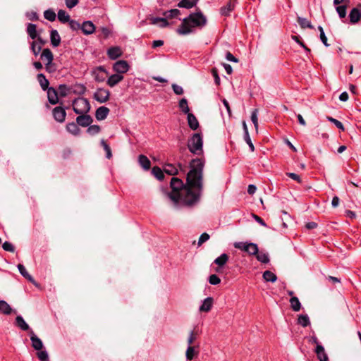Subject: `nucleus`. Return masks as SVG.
Segmentation results:
<instances>
[{
    "label": "nucleus",
    "instance_id": "15",
    "mask_svg": "<svg viewBox=\"0 0 361 361\" xmlns=\"http://www.w3.org/2000/svg\"><path fill=\"white\" fill-rule=\"evenodd\" d=\"M107 55L110 59L115 60L122 55V51L119 47H112L107 50Z\"/></svg>",
    "mask_w": 361,
    "mask_h": 361
},
{
    "label": "nucleus",
    "instance_id": "18",
    "mask_svg": "<svg viewBox=\"0 0 361 361\" xmlns=\"http://www.w3.org/2000/svg\"><path fill=\"white\" fill-rule=\"evenodd\" d=\"M187 120L188 126L192 130H195L199 128V122L193 114H187Z\"/></svg>",
    "mask_w": 361,
    "mask_h": 361
},
{
    "label": "nucleus",
    "instance_id": "41",
    "mask_svg": "<svg viewBox=\"0 0 361 361\" xmlns=\"http://www.w3.org/2000/svg\"><path fill=\"white\" fill-rule=\"evenodd\" d=\"M180 12L178 9L174 8L164 12L163 15L166 18H177L180 15Z\"/></svg>",
    "mask_w": 361,
    "mask_h": 361
},
{
    "label": "nucleus",
    "instance_id": "6",
    "mask_svg": "<svg viewBox=\"0 0 361 361\" xmlns=\"http://www.w3.org/2000/svg\"><path fill=\"white\" fill-rule=\"evenodd\" d=\"M110 92L103 88L98 89L94 94V99L100 103L106 102L109 98Z\"/></svg>",
    "mask_w": 361,
    "mask_h": 361
},
{
    "label": "nucleus",
    "instance_id": "5",
    "mask_svg": "<svg viewBox=\"0 0 361 361\" xmlns=\"http://www.w3.org/2000/svg\"><path fill=\"white\" fill-rule=\"evenodd\" d=\"M235 248L247 252L250 255H254L258 252V246L256 243L249 242H235Z\"/></svg>",
    "mask_w": 361,
    "mask_h": 361
},
{
    "label": "nucleus",
    "instance_id": "9",
    "mask_svg": "<svg viewBox=\"0 0 361 361\" xmlns=\"http://www.w3.org/2000/svg\"><path fill=\"white\" fill-rule=\"evenodd\" d=\"M79 116L76 118V122L78 126L82 127L89 126L93 121L92 117L87 114H78Z\"/></svg>",
    "mask_w": 361,
    "mask_h": 361
},
{
    "label": "nucleus",
    "instance_id": "34",
    "mask_svg": "<svg viewBox=\"0 0 361 361\" xmlns=\"http://www.w3.org/2000/svg\"><path fill=\"white\" fill-rule=\"evenodd\" d=\"M262 277H263L264 280L267 282L274 283L277 280L276 275L269 270H267L263 273Z\"/></svg>",
    "mask_w": 361,
    "mask_h": 361
},
{
    "label": "nucleus",
    "instance_id": "30",
    "mask_svg": "<svg viewBox=\"0 0 361 361\" xmlns=\"http://www.w3.org/2000/svg\"><path fill=\"white\" fill-rule=\"evenodd\" d=\"M164 171L170 176H174L178 174V169L171 164H166L164 166Z\"/></svg>",
    "mask_w": 361,
    "mask_h": 361
},
{
    "label": "nucleus",
    "instance_id": "13",
    "mask_svg": "<svg viewBox=\"0 0 361 361\" xmlns=\"http://www.w3.org/2000/svg\"><path fill=\"white\" fill-rule=\"evenodd\" d=\"M214 303V299L212 297L205 298L202 304L200 306L199 310L201 312H208L211 310Z\"/></svg>",
    "mask_w": 361,
    "mask_h": 361
},
{
    "label": "nucleus",
    "instance_id": "56",
    "mask_svg": "<svg viewBox=\"0 0 361 361\" xmlns=\"http://www.w3.org/2000/svg\"><path fill=\"white\" fill-rule=\"evenodd\" d=\"M257 109H255L251 114V120L255 127L256 129L258 128V121H257Z\"/></svg>",
    "mask_w": 361,
    "mask_h": 361
},
{
    "label": "nucleus",
    "instance_id": "31",
    "mask_svg": "<svg viewBox=\"0 0 361 361\" xmlns=\"http://www.w3.org/2000/svg\"><path fill=\"white\" fill-rule=\"evenodd\" d=\"M27 33L32 39H35L37 37L36 25L28 23L27 25Z\"/></svg>",
    "mask_w": 361,
    "mask_h": 361
},
{
    "label": "nucleus",
    "instance_id": "21",
    "mask_svg": "<svg viewBox=\"0 0 361 361\" xmlns=\"http://www.w3.org/2000/svg\"><path fill=\"white\" fill-rule=\"evenodd\" d=\"M40 58L43 61H46V63L53 62L54 60L53 54L48 48L43 49Z\"/></svg>",
    "mask_w": 361,
    "mask_h": 361
},
{
    "label": "nucleus",
    "instance_id": "43",
    "mask_svg": "<svg viewBox=\"0 0 361 361\" xmlns=\"http://www.w3.org/2000/svg\"><path fill=\"white\" fill-rule=\"evenodd\" d=\"M71 92V88L68 87L67 85H60L59 86V89H58V94L62 97H64L68 95V94H69Z\"/></svg>",
    "mask_w": 361,
    "mask_h": 361
},
{
    "label": "nucleus",
    "instance_id": "63",
    "mask_svg": "<svg viewBox=\"0 0 361 361\" xmlns=\"http://www.w3.org/2000/svg\"><path fill=\"white\" fill-rule=\"evenodd\" d=\"M196 335H197V334H195L194 331H191L190 332V335H189V337L188 338V346L192 345V344L193 343V342L196 339Z\"/></svg>",
    "mask_w": 361,
    "mask_h": 361
},
{
    "label": "nucleus",
    "instance_id": "40",
    "mask_svg": "<svg viewBox=\"0 0 361 361\" xmlns=\"http://www.w3.org/2000/svg\"><path fill=\"white\" fill-rule=\"evenodd\" d=\"M179 108L180 110L185 114H190V109L188 104V101L185 98H182L179 101L178 104Z\"/></svg>",
    "mask_w": 361,
    "mask_h": 361
},
{
    "label": "nucleus",
    "instance_id": "2",
    "mask_svg": "<svg viewBox=\"0 0 361 361\" xmlns=\"http://www.w3.org/2000/svg\"><path fill=\"white\" fill-rule=\"evenodd\" d=\"M207 24V18L201 11L190 13L183 20L177 30L180 35H188L192 32L194 27H202Z\"/></svg>",
    "mask_w": 361,
    "mask_h": 361
},
{
    "label": "nucleus",
    "instance_id": "7",
    "mask_svg": "<svg viewBox=\"0 0 361 361\" xmlns=\"http://www.w3.org/2000/svg\"><path fill=\"white\" fill-rule=\"evenodd\" d=\"M113 68L115 72L121 75L126 73L129 70V65L126 61L121 60L114 63Z\"/></svg>",
    "mask_w": 361,
    "mask_h": 361
},
{
    "label": "nucleus",
    "instance_id": "36",
    "mask_svg": "<svg viewBox=\"0 0 361 361\" xmlns=\"http://www.w3.org/2000/svg\"><path fill=\"white\" fill-rule=\"evenodd\" d=\"M152 23L154 25L159 24L160 27H166L169 25L167 18H153L152 19Z\"/></svg>",
    "mask_w": 361,
    "mask_h": 361
},
{
    "label": "nucleus",
    "instance_id": "58",
    "mask_svg": "<svg viewBox=\"0 0 361 361\" xmlns=\"http://www.w3.org/2000/svg\"><path fill=\"white\" fill-rule=\"evenodd\" d=\"M2 247L4 250L13 252L15 251L14 246L9 242L4 243Z\"/></svg>",
    "mask_w": 361,
    "mask_h": 361
},
{
    "label": "nucleus",
    "instance_id": "28",
    "mask_svg": "<svg viewBox=\"0 0 361 361\" xmlns=\"http://www.w3.org/2000/svg\"><path fill=\"white\" fill-rule=\"evenodd\" d=\"M198 0H181L178 4V6L179 8H191L195 6Z\"/></svg>",
    "mask_w": 361,
    "mask_h": 361
},
{
    "label": "nucleus",
    "instance_id": "16",
    "mask_svg": "<svg viewBox=\"0 0 361 361\" xmlns=\"http://www.w3.org/2000/svg\"><path fill=\"white\" fill-rule=\"evenodd\" d=\"M315 353L319 361H329V357L325 352L324 348L321 344H317L315 348Z\"/></svg>",
    "mask_w": 361,
    "mask_h": 361
},
{
    "label": "nucleus",
    "instance_id": "35",
    "mask_svg": "<svg viewBox=\"0 0 361 361\" xmlns=\"http://www.w3.org/2000/svg\"><path fill=\"white\" fill-rule=\"evenodd\" d=\"M255 255L256 256L257 259L261 263L267 264L270 261L268 253L258 251L257 254Z\"/></svg>",
    "mask_w": 361,
    "mask_h": 361
},
{
    "label": "nucleus",
    "instance_id": "54",
    "mask_svg": "<svg viewBox=\"0 0 361 361\" xmlns=\"http://www.w3.org/2000/svg\"><path fill=\"white\" fill-rule=\"evenodd\" d=\"M209 283L212 285H218L221 283V279L217 275L212 274L209 277Z\"/></svg>",
    "mask_w": 361,
    "mask_h": 361
},
{
    "label": "nucleus",
    "instance_id": "23",
    "mask_svg": "<svg viewBox=\"0 0 361 361\" xmlns=\"http://www.w3.org/2000/svg\"><path fill=\"white\" fill-rule=\"evenodd\" d=\"M235 0H230L227 4L221 8V13L223 16H228L235 7Z\"/></svg>",
    "mask_w": 361,
    "mask_h": 361
},
{
    "label": "nucleus",
    "instance_id": "20",
    "mask_svg": "<svg viewBox=\"0 0 361 361\" xmlns=\"http://www.w3.org/2000/svg\"><path fill=\"white\" fill-rule=\"evenodd\" d=\"M123 79V75L120 74H114L108 78L106 83L109 86L112 87L120 82Z\"/></svg>",
    "mask_w": 361,
    "mask_h": 361
},
{
    "label": "nucleus",
    "instance_id": "60",
    "mask_svg": "<svg viewBox=\"0 0 361 361\" xmlns=\"http://www.w3.org/2000/svg\"><path fill=\"white\" fill-rule=\"evenodd\" d=\"M172 89H173L174 93L177 95H181L183 94V87L176 84H172Z\"/></svg>",
    "mask_w": 361,
    "mask_h": 361
},
{
    "label": "nucleus",
    "instance_id": "29",
    "mask_svg": "<svg viewBox=\"0 0 361 361\" xmlns=\"http://www.w3.org/2000/svg\"><path fill=\"white\" fill-rule=\"evenodd\" d=\"M139 164L145 170H149L151 166L149 159L145 155H140L138 157Z\"/></svg>",
    "mask_w": 361,
    "mask_h": 361
},
{
    "label": "nucleus",
    "instance_id": "1",
    "mask_svg": "<svg viewBox=\"0 0 361 361\" xmlns=\"http://www.w3.org/2000/svg\"><path fill=\"white\" fill-rule=\"evenodd\" d=\"M204 162L201 159H194L191 161L190 170L187 174L188 187L184 188L180 192L168 193L167 195L175 204L179 202L186 205H192L196 202L203 188V169Z\"/></svg>",
    "mask_w": 361,
    "mask_h": 361
},
{
    "label": "nucleus",
    "instance_id": "47",
    "mask_svg": "<svg viewBox=\"0 0 361 361\" xmlns=\"http://www.w3.org/2000/svg\"><path fill=\"white\" fill-rule=\"evenodd\" d=\"M152 173L158 180H161L164 178L163 171L158 166H154L152 169Z\"/></svg>",
    "mask_w": 361,
    "mask_h": 361
},
{
    "label": "nucleus",
    "instance_id": "12",
    "mask_svg": "<svg viewBox=\"0 0 361 361\" xmlns=\"http://www.w3.org/2000/svg\"><path fill=\"white\" fill-rule=\"evenodd\" d=\"M171 187L173 191L171 193L173 192H180L184 188L183 181L178 178H172L171 180Z\"/></svg>",
    "mask_w": 361,
    "mask_h": 361
},
{
    "label": "nucleus",
    "instance_id": "38",
    "mask_svg": "<svg viewBox=\"0 0 361 361\" xmlns=\"http://www.w3.org/2000/svg\"><path fill=\"white\" fill-rule=\"evenodd\" d=\"M11 311V306L5 300H0V312L4 314H10Z\"/></svg>",
    "mask_w": 361,
    "mask_h": 361
},
{
    "label": "nucleus",
    "instance_id": "32",
    "mask_svg": "<svg viewBox=\"0 0 361 361\" xmlns=\"http://www.w3.org/2000/svg\"><path fill=\"white\" fill-rule=\"evenodd\" d=\"M228 255L226 253L221 254L219 257L216 258L214 261V263L217 264L219 267H224L226 262L228 261Z\"/></svg>",
    "mask_w": 361,
    "mask_h": 361
},
{
    "label": "nucleus",
    "instance_id": "11",
    "mask_svg": "<svg viewBox=\"0 0 361 361\" xmlns=\"http://www.w3.org/2000/svg\"><path fill=\"white\" fill-rule=\"evenodd\" d=\"M30 340L32 342V346L35 350H40L43 348V343L40 338H39L32 330H30Z\"/></svg>",
    "mask_w": 361,
    "mask_h": 361
},
{
    "label": "nucleus",
    "instance_id": "37",
    "mask_svg": "<svg viewBox=\"0 0 361 361\" xmlns=\"http://www.w3.org/2000/svg\"><path fill=\"white\" fill-rule=\"evenodd\" d=\"M290 307L295 312H298L301 308V304L299 299L295 296H292L290 299Z\"/></svg>",
    "mask_w": 361,
    "mask_h": 361
},
{
    "label": "nucleus",
    "instance_id": "44",
    "mask_svg": "<svg viewBox=\"0 0 361 361\" xmlns=\"http://www.w3.org/2000/svg\"><path fill=\"white\" fill-rule=\"evenodd\" d=\"M336 10L341 18H343L346 16V9L348 8V4L343 5H336Z\"/></svg>",
    "mask_w": 361,
    "mask_h": 361
},
{
    "label": "nucleus",
    "instance_id": "33",
    "mask_svg": "<svg viewBox=\"0 0 361 361\" xmlns=\"http://www.w3.org/2000/svg\"><path fill=\"white\" fill-rule=\"evenodd\" d=\"M198 350H195V347L190 345L188 347L185 353L187 360H192L195 356L198 355Z\"/></svg>",
    "mask_w": 361,
    "mask_h": 361
},
{
    "label": "nucleus",
    "instance_id": "57",
    "mask_svg": "<svg viewBox=\"0 0 361 361\" xmlns=\"http://www.w3.org/2000/svg\"><path fill=\"white\" fill-rule=\"evenodd\" d=\"M68 23H69L70 27L73 30H78L80 28L81 29V25L78 22H77L74 20L70 19Z\"/></svg>",
    "mask_w": 361,
    "mask_h": 361
},
{
    "label": "nucleus",
    "instance_id": "19",
    "mask_svg": "<svg viewBox=\"0 0 361 361\" xmlns=\"http://www.w3.org/2000/svg\"><path fill=\"white\" fill-rule=\"evenodd\" d=\"M361 17V12L357 8H353L349 14V18L351 23H357Z\"/></svg>",
    "mask_w": 361,
    "mask_h": 361
},
{
    "label": "nucleus",
    "instance_id": "4",
    "mask_svg": "<svg viewBox=\"0 0 361 361\" xmlns=\"http://www.w3.org/2000/svg\"><path fill=\"white\" fill-rule=\"evenodd\" d=\"M73 109L77 114H87L90 110L89 101L83 97H79L73 101Z\"/></svg>",
    "mask_w": 361,
    "mask_h": 361
},
{
    "label": "nucleus",
    "instance_id": "22",
    "mask_svg": "<svg viewBox=\"0 0 361 361\" xmlns=\"http://www.w3.org/2000/svg\"><path fill=\"white\" fill-rule=\"evenodd\" d=\"M51 43L53 47H56L60 44L61 37L56 30H52L50 33Z\"/></svg>",
    "mask_w": 361,
    "mask_h": 361
},
{
    "label": "nucleus",
    "instance_id": "46",
    "mask_svg": "<svg viewBox=\"0 0 361 361\" xmlns=\"http://www.w3.org/2000/svg\"><path fill=\"white\" fill-rule=\"evenodd\" d=\"M298 324L303 327H306L310 325V322L307 315L300 314L298 319Z\"/></svg>",
    "mask_w": 361,
    "mask_h": 361
},
{
    "label": "nucleus",
    "instance_id": "3",
    "mask_svg": "<svg viewBox=\"0 0 361 361\" xmlns=\"http://www.w3.org/2000/svg\"><path fill=\"white\" fill-rule=\"evenodd\" d=\"M202 137L200 133H195L188 140V147L190 152L195 154H200L202 152Z\"/></svg>",
    "mask_w": 361,
    "mask_h": 361
},
{
    "label": "nucleus",
    "instance_id": "24",
    "mask_svg": "<svg viewBox=\"0 0 361 361\" xmlns=\"http://www.w3.org/2000/svg\"><path fill=\"white\" fill-rule=\"evenodd\" d=\"M18 269L19 270V272L20 273V274L25 277L26 279H27L29 281H30L31 283H32L33 284L36 285L37 286V283H35V281L34 280V279L32 277L31 275H30L28 274V272L27 271L25 267L21 264H19L18 265Z\"/></svg>",
    "mask_w": 361,
    "mask_h": 361
},
{
    "label": "nucleus",
    "instance_id": "52",
    "mask_svg": "<svg viewBox=\"0 0 361 361\" xmlns=\"http://www.w3.org/2000/svg\"><path fill=\"white\" fill-rule=\"evenodd\" d=\"M87 131L89 134L94 135L99 133L100 127L98 125H90Z\"/></svg>",
    "mask_w": 361,
    "mask_h": 361
},
{
    "label": "nucleus",
    "instance_id": "50",
    "mask_svg": "<svg viewBox=\"0 0 361 361\" xmlns=\"http://www.w3.org/2000/svg\"><path fill=\"white\" fill-rule=\"evenodd\" d=\"M101 145L103 147L104 151L106 152V157L107 159H111L112 157V154H111V148L109 146V145L106 144V142L104 140H102L101 141Z\"/></svg>",
    "mask_w": 361,
    "mask_h": 361
},
{
    "label": "nucleus",
    "instance_id": "51",
    "mask_svg": "<svg viewBox=\"0 0 361 361\" xmlns=\"http://www.w3.org/2000/svg\"><path fill=\"white\" fill-rule=\"evenodd\" d=\"M326 118L329 121L333 123L338 129L341 130L342 131H344V126L341 121L331 116H327Z\"/></svg>",
    "mask_w": 361,
    "mask_h": 361
},
{
    "label": "nucleus",
    "instance_id": "53",
    "mask_svg": "<svg viewBox=\"0 0 361 361\" xmlns=\"http://www.w3.org/2000/svg\"><path fill=\"white\" fill-rule=\"evenodd\" d=\"M37 356L40 361H47L49 355L46 350H41L37 353Z\"/></svg>",
    "mask_w": 361,
    "mask_h": 361
},
{
    "label": "nucleus",
    "instance_id": "25",
    "mask_svg": "<svg viewBox=\"0 0 361 361\" xmlns=\"http://www.w3.org/2000/svg\"><path fill=\"white\" fill-rule=\"evenodd\" d=\"M16 324L23 331H30L29 325L25 322L23 317L20 315L16 318Z\"/></svg>",
    "mask_w": 361,
    "mask_h": 361
},
{
    "label": "nucleus",
    "instance_id": "39",
    "mask_svg": "<svg viewBox=\"0 0 361 361\" xmlns=\"http://www.w3.org/2000/svg\"><path fill=\"white\" fill-rule=\"evenodd\" d=\"M298 23L302 28H313V25L307 19L305 18L298 17Z\"/></svg>",
    "mask_w": 361,
    "mask_h": 361
},
{
    "label": "nucleus",
    "instance_id": "48",
    "mask_svg": "<svg viewBox=\"0 0 361 361\" xmlns=\"http://www.w3.org/2000/svg\"><path fill=\"white\" fill-rule=\"evenodd\" d=\"M31 50L35 56H37L42 50V46L38 44V42L33 41L31 43Z\"/></svg>",
    "mask_w": 361,
    "mask_h": 361
},
{
    "label": "nucleus",
    "instance_id": "62",
    "mask_svg": "<svg viewBox=\"0 0 361 361\" xmlns=\"http://www.w3.org/2000/svg\"><path fill=\"white\" fill-rule=\"evenodd\" d=\"M27 18L32 21L37 20L38 19V15L35 11H30L26 13Z\"/></svg>",
    "mask_w": 361,
    "mask_h": 361
},
{
    "label": "nucleus",
    "instance_id": "45",
    "mask_svg": "<svg viewBox=\"0 0 361 361\" xmlns=\"http://www.w3.org/2000/svg\"><path fill=\"white\" fill-rule=\"evenodd\" d=\"M44 17L45 19L48 20L49 21L53 22L56 20V13L55 12L51 9L46 10L44 12Z\"/></svg>",
    "mask_w": 361,
    "mask_h": 361
},
{
    "label": "nucleus",
    "instance_id": "17",
    "mask_svg": "<svg viewBox=\"0 0 361 361\" xmlns=\"http://www.w3.org/2000/svg\"><path fill=\"white\" fill-rule=\"evenodd\" d=\"M109 113V109L106 106H100L96 110L95 117L99 121L104 120Z\"/></svg>",
    "mask_w": 361,
    "mask_h": 361
},
{
    "label": "nucleus",
    "instance_id": "59",
    "mask_svg": "<svg viewBox=\"0 0 361 361\" xmlns=\"http://www.w3.org/2000/svg\"><path fill=\"white\" fill-rule=\"evenodd\" d=\"M209 239V235L207 233H203L199 238L198 240V245L200 246L204 242L207 241Z\"/></svg>",
    "mask_w": 361,
    "mask_h": 361
},
{
    "label": "nucleus",
    "instance_id": "61",
    "mask_svg": "<svg viewBox=\"0 0 361 361\" xmlns=\"http://www.w3.org/2000/svg\"><path fill=\"white\" fill-rule=\"evenodd\" d=\"M291 38L294 41H295L298 44H300L302 47H303L307 52H310V49L308 47H307L305 45V44L299 39V37L298 36L293 35L291 37Z\"/></svg>",
    "mask_w": 361,
    "mask_h": 361
},
{
    "label": "nucleus",
    "instance_id": "27",
    "mask_svg": "<svg viewBox=\"0 0 361 361\" xmlns=\"http://www.w3.org/2000/svg\"><path fill=\"white\" fill-rule=\"evenodd\" d=\"M37 80L40 85V87L43 90H47L49 88V82L46 78L43 73H39L37 75Z\"/></svg>",
    "mask_w": 361,
    "mask_h": 361
},
{
    "label": "nucleus",
    "instance_id": "49",
    "mask_svg": "<svg viewBox=\"0 0 361 361\" xmlns=\"http://www.w3.org/2000/svg\"><path fill=\"white\" fill-rule=\"evenodd\" d=\"M86 87L83 85L77 84L73 87V92L75 94H82L85 93Z\"/></svg>",
    "mask_w": 361,
    "mask_h": 361
},
{
    "label": "nucleus",
    "instance_id": "64",
    "mask_svg": "<svg viewBox=\"0 0 361 361\" xmlns=\"http://www.w3.org/2000/svg\"><path fill=\"white\" fill-rule=\"evenodd\" d=\"M212 75L214 76V82L215 83L219 85L220 84V78L218 75V71L216 68H214L212 69Z\"/></svg>",
    "mask_w": 361,
    "mask_h": 361
},
{
    "label": "nucleus",
    "instance_id": "8",
    "mask_svg": "<svg viewBox=\"0 0 361 361\" xmlns=\"http://www.w3.org/2000/svg\"><path fill=\"white\" fill-rule=\"evenodd\" d=\"M53 116L54 119L59 123H63L66 116V112L65 109L61 106H56L53 109Z\"/></svg>",
    "mask_w": 361,
    "mask_h": 361
},
{
    "label": "nucleus",
    "instance_id": "42",
    "mask_svg": "<svg viewBox=\"0 0 361 361\" xmlns=\"http://www.w3.org/2000/svg\"><path fill=\"white\" fill-rule=\"evenodd\" d=\"M58 19L62 23H66L69 21L70 16L64 10H59L58 12Z\"/></svg>",
    "mask_w": 361,
    "mask_h": 361
},
{
    "label": "nucleus",
    "instance_id": "26",
    "mask_svg": "<svg viewBox=\"0 0 361 361\" xmlns=\"http://www.w3.org/2000/svg\"><path fill=\"white\" fill-rule=\"evenodd\" d=\"M66 130L68 132L73 135H78L80 134V130L78 127V124L74 122L68 123L66 125Z\"/></svg>",
    "mask_w": 361,
    "mask_h": 361
},
{
    "label": "nucleus",
    "instance_id": "14",
    "mask_svg": "<svg viewBox=\"0 0 361 361\" xmlns=\"http://www.w3.org/2000/svg\"><path fill=\"white\" fill-rule=\"evenodd\" d=\"M81 30L85 35H88L94 32L95 26L92 21L87 20L81 25Z\"/></svg>",
    "mask_w": 361,
    "mask_h": 361
},
{
    "label": "nucleus",
    "instance_id": "10",
    "mask_svg": "<svg viewBox=\"0 0 361 361\" xmlns=\"http://www.w3.org/2000/svg\"><path fill=\"white\" fill-rule=\"evenodd\" d=\"M47 97L50 104L54 105L59 102V94L58 91L53 87H50L47 89Z\"/></svg>",
    "mask_w": 361,
    "mask_h": 361
},
{
    "label": "nucleus",
    "instance_id": "55",
    "mask_svg": "<svg viewBox=\"0 0 361 361\" xmlns=\"http://www.w3.org/2000/svg\"><path fill=\"white\" fill-rule=\"evenodd\" d=\"M318 30L320 32V39L322 43L326 46L329 47V44L327 43V37L325 35V33L324 32L323 27L322 26L318 27Z\"/></svg>",
    "mask_w": 361,
    "mask_h": 361
}]
</instances>
